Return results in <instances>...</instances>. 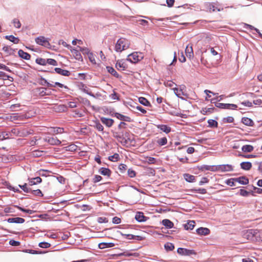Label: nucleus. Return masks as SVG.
Returning <instances> with one entry per match:
<instances>
[{"label":"nucleus","instance_id":"obj_1","mask_svg":"<svg viewBox=\"0 0 262 262\" xmlns=\"http://www.w3.org/2000/svg\"><path fill=\"white\" fill-rule=\"evenodd\" d=\"M129 46L130 41L128 39L125 38H120L115 45V50L117 52H121L129 48Z\"/></svg>","mask_w":262,"mask_h":262},{"label":"nucleus","instance_id":"obj_2","mask_svg":"<svg viewBox=\"0 0 262 262\" xmlns=\"http://www.w3.org/2000/svg\"><path fill=\"white\" fill-rule=\"evenodd\" d=\"M143 57L144 56L141 52H135L128 55L127 60L136 63L142 60Z\"/></svg>","mask_w":262,"mask_h":262},{"label":"nucleus","instance_id":"obj_3","mask_svg":"<svg viewBox=\"0 0 262 262\" xmlns=\"http://www.w3.org/2000/svg\"><path fill=\"white\" fill-rule=\"evenodd\" d=\"M35 42L40 46L48 48L50 46L49 39L43 36L37 37L35 39Z\"/></svg>","mask_w":262,"mask_h":262},{"label":"nucleus","instance_id":"obj_4","mask_svg":"<svg viewBox=\"0 0 262 262\" xmlns=\"http://www.w3.org/2000/svg\"><path fill=\"white\" fill-rule=\"evenodd\" d=\"M7 119L11 121H21L27 118V116L25 114L15 113L12 114L9 116L7 117Z\"/></svg>","mask_w":262,"mask_h":262},{"label":"nucleus","instance_id":"obj_5","mask_svg":"<svg viewBox=\"0 0 262 262\" xmlns=\"http://www.w3.org/2000/svg\"><path fill=\"white\" fill-rule=\"evenodd\" d=\"M258 235H259V231L257 229L248 230L245 233V236L249 239H253L254 237L257 239L256 238Z\"/></svg>","mask_w":262,"mask_h":262},{"label":"nucleus","instance_id":"obj_6","mask_svg":"<svg viewBox=\"0 0 262 262\" xmlns=\"http://www.w3.org/2000/svg\"><path fill=\"white\" fill-rule=\"evenodd\" d=\"M185 85H180L179 88H172L176 95L182 99H183V96H185L186 94L184 92Z\"/></svg>","mask_w":262,"mask_h":262},{"label":"nucleus","instance_id":"obj_7","mask_svg":"<svg viewBox=\"0 0 262 262\" xmlns=\"http://www.w3.org/2000/svg\"><path fill=\"white\" fill-rule=\"evenodd\" d=\"M44 140L52 145H59L61 144V141L55 137H46Z\"/></svg>","mask_w":262,"mask_h":262},{"label":"nucleus","instance_id":"obj_8","mask_svg":"<svg viewBox=\"0 0 262 262\" xmlns=\"http://www.w3.org/2000/svg\"><path fill=\"white\" fill-rule=\"evenodd\" d=\"M177 252L180 255L185 256H189L195 254V252L193 250H189L183 248H179L177 249Z\"/></svg>","mask_w":262,"mask_h":262},{"label":"nucleus","instance_id":"obj_9","mask_svg":"<svg viewBox=\"0 0 262 262\" xmlns=\"http://www.w3.org/2000/svg\"><path fill=\"white\" fill-rule=\"evenodd\" d=\"M208 8L210 12H219L223 10V8L221 5L215 3H209Z\"/></svg>","mask_w":262,"mask_h":262},{"label":"nucleus","instance_id":"obj_10","mask_svg":"<svg viewBox=\"0 0 262 262\" xmlns=\"http://www.w3.org/2000/svg\"><path fill=\"white\" fill-rule=\"evenodd\" d=\"M218 169H219V171L226 172L231 171L233 170V168L231 165L226 164L218 165Z\"/></svg>","mask_w":262,"mask_h":262},{"label":"nucleus","instance_id":"obj_11","mask_svg":"<svg viewBox=\"0 0 262 262\" xmlns=\"http://www.w3.org/2000/svg\"><path fill=\"white\" fill-rule=\"evenodd\" d=\"M100 121L103 124L105 125L108 127H111L114 122L113 119L103 117L100 118Z\"/></svg>","mask_w":262,"mask_h":262},{"label":"nucleus","instance_id":"obj_12","mask_svg":"<svg viewBox=\"0 0 262 262\" xmlns=\"http://www.w3.org/2000/svg\"><path fill=\"white\" fill-rule=\"evenodd\" d=\"M2 50L6 53V56L14 55L15 53V49H12L9 46H5Z\"/></svg>","mask_w":262,"mask_h":262},{"label":"nucleus","instance_id":"obj_13","mask_svg":"<svg viewBox=\"0 0 262 262\" xmlns=\"http://www.w3.org/2000/svg\"><path fill=\"white\" fill-rule=\"evenodd\" d=\"M114 117H116L119 120L123 121L130 122L131 119L129 117L124 116L118 113H115L113 115Z\"/></svg>","mask_w":262,"mask_h":262},{"label":"nucleus","instance_id":"obj_14","mask_svg":"<svg viewBox=\"0 0 262 262\" xmlns=\"http://www.w3.org/2000/svg\"><path fill=\"white\" fill-rule=\"evenodd\" d=\"M119 256H124L126 257L134 256L135 257H138L139 256V254L136 252H133L132 251H125L123 252L120 253L118 254Z\"/></svg>","mask_w":262,"mask_h":262},{"label":"nucleus","instance_id":"obj_15","mask_svg":"<svg viewBox=\"0 0 262 262\" xmlns=\"http://www.w3.org/2000/svg\"><path fill=\"white\" fill-rule=\"evenodd\" d=\"M72 53L74 58L78 60H82V57L79 51L73 48L72 47L70 50Z\"/></svg>","mask_w":262,"mask_h":262},{"label":"nucleus","instance_id":"obj_16","mask_svg":"<svg viewBox=\"0 0 262 262\" xmlns=\"http://www.w3.org/2000/svg\"><path fill=\"white\" fill-rule=\"evenodd\" d=\"M28 181L29 185L32 186L40 183L42 181V180L39 177H37L34 178H29Z\"/></svg>","mask_w":262,"mask_h":262},{"label":"nucleus","instance_id":"obj_17","mask_svg":"<svg viewBox=\"0 0 262 262\" xmlns=\"http://www.w3.org/2000/svg\"><path fill=\"white\" fill-rule=\"evenodd\" d=\"M25 219L21 217H13V218H9L7 219V222L10 223H18V224H22L25 222Z\"/></svg>","mask_w":262,"mask_h":262},{"label":"nucleus","instance_id":"obj_18","mask_svg":"<svg viewBox=\"0 0 262 262\" xmlns=\"http://www.w3.org/2000/svg\"><path fill=\"white\" fill-rule=\"evenodd\" d=\"M79 88L82 92L88 94V95L92 97H94V94L91 92L90 91V89L83 83H81L79 85Z\"/></svg>","mask_w":262,"mask_h":262},{"label":"nucleus","instance_id":"obj_19","mask_svg":"<svg viewBox=\"0 0 262 262\" xmlns=\"http://www.w3.org/2000/svg\"><path fill=\"white\" fill-rule=\"evenodd\" d=\"M185 54L186 56L190 59L193 57V51L191 45H188L187 46L185 49Z\"/></svg>","mask_w":262,"mask_h":262},{"label":"nucleus","instance_id":"obj_20","mask_svg":"<svg viewBox=\"0 0 262 262\" xmlns=\"http://www.w3.org/2000/svg\"><path fill=\"white\" fill-rule=\"evenodd\" d=\"M196 232L198 234L202 235H207L209 234L210 230L207 228L201 227L196 230Z\"/></svg>","mask_w":262,"mask_h":262},{"label":"nucleus","instance_id":"obj_21","mask_svg":"<svg viewBox=\"0 0 262 262\" xmlns=\"http://www.w3.org/2000/svg\"><path fill=\"white\" fill-rule=\"evenodd\" d=\"M64 132L63 128L61 127H51L50 128V133L52 134H62Z\"/></svg>","mask_w":262,"mask_h":262},{"label":"nucleus","instance_id":"obj_22","mask_svg":"<svg viewBox=\"0 0 262 262\" xmlns=\"http://www.w3.org/2000/svg\"><path fill=\"white\" fill-rule=\"evenodd\" d=\"M36 91L38 95L40 96L50 95L51 94V92H50V93H47V89L44 88H38L37 89Z\"/></svg>","mask_w":262,"mask_h":262},{"label":"nucleus","instance_id":"obj_23","mask_svg":"<svg viewBox=\"0 0 262 262\" xmlns=\"http://www.w3.org/2000/svg\"><path fill=\"white\" fill-rule=\"evenodd\" d=\"M146 217L144 215L143 213L138 212L135 215V219L139 222H145Z\"/></svg>","mask_w":262,"mask_h":262},{"label":"nucleus","instance_id":"obj_24","mask_svg":"<svg viewBox=\"0 0 262 262\" xmlns=\"http://www.w3.org/2000/svg\"><path fill=\"white\" fill-rule=\"evenodd\" d=\"M55 71L57 73H58L60 75H63V76H69L70 75V71L62 69L59 68H55Z\"/></svg>","mask_w":262,"mask_h":262},{"label":"nucleus","instance_id":"obj_25","mask_svg":"<svg viewBox=\"0 0 262 262\" xmlns=\"http://www.w3.org/2000/svg\"><path fill=\"white\" fill-rule=\"evenodd\" d=\"M18 54L20 57L26 60H29L31 58V56L29 53L24 52L22 50H19L18 51Z\"/></svg>","mask_w":262,"mask_h":262},{"label":"nucleus","instance_id":"obj_26","mask_svg":"<svg viewBox=\"0 0 262 262\" xmlns=\"http://www.w3.org/2000/svg\"><path fill=\"white\" fill-rule=\"evenodd\" d=\"M183 177L185 181L188 182L192 183L195 181V177L189 173H184Z\"/></svg>","mask_w":262,"mask_h":262},{"label":"nucleus","instance_id":"obj_27","mask_svg":"<svg viewBox=\"0 0 262 262\" xmlns=\"http://www.w3.org/2000/svg\"><path fill=\"white\" fill-rule=\"evenodd\" d=\"M235 182L239 183L242 185H247L249 183V180L245 177H240L239 178H235Z\"/></svg>","mask_w":262,"mask_h":262},{"label":"nucleus","instance_id":"obj_28","mask_svg":"<svg viewBox=\"0 0 262 262\" xmlns=\"http://www.w3.org/2000/svg\"><path fill=\"white\" fill-rule=\"evenodd\" d=\"M242 122L245 125L249 126H253L254 124V122L250 118L247 117H243Z\"/></svg>","mask_w":262,"mask_h":262},{"label":"nucleus","instance_id":"obj_29","mask_svg":"<svg viewBox=\"0 0 262 262\" xmlns=\"http://www.w3.org/2000/svg\"><path fill=\"white\" fill-rule=\"evenodd\" d=\"M241 168L245 170H249L252 167V164L250 162H243L240 164Z\"/></svg>","mask_w":262,"mask_h":262},{"label":"nucleus","instance_id":"obj_30","mask_svg":"<svg viewBox=\"0 0 262 262\" xmlns=\"http://www.w3.org/2000/svg\"><path fill=\"white\" fill-rule=\"evenodd\" d=\"M157 127L161 130L165 132L166 134L169 133L171 131V128L166 125L160 124L157 125Z\"/></svg>","mask_w":262,"mask_h":262},{"label":"nucleus","instance_id":"obj_31","mask_svg":"<svg viewBox=\"0 0 262 262\" xmlns=\"http://www.w3.org/2000/svg\"><path fill=\"white\" fill-rule=\"evenodd\" d=\"M116 67L118 70H124L126 64L122 60H118L116 63Z\"/></svg>","mask_w":262,"mask_h":262},{"label":"nucleus","instance_id":"obj_32","mask_svg":"<svg viewBox=\"0 0 262 262\" xmlns=\"http://www.w3.org/2000/svg\"><path fill=\"white\" fill-rule=\"evenodd\" d=\"M99 172L101 174L104 176H107L108 177H110L111 174V171L110 170V169L104 167H101V168H100Z\"/></svg>","mask_w":262,"mask_h":262},{"label":"nucleus","instance_id":"obj_33","mask_svg":"<svg viewBox=\"0 0 262 262\" xmlns=\"http://www.w3.org/2000/svg\"><path fill=\"white\" fill-rule=\"evenodd\" d=\"M253 149V146L251 145H245L242 147V150L244 152H250L252 151Z\"/></svg>","mask_w":262,"mask_h":262},{"label":"nucleus","instance_id":"obj_34","mask_svg":"<svg viewBox=\"0 0 262 262\" xmlns=\"http://www.w3.org/2000/svg\"><path fill=\"white\" fill-rule=\"evenodd\" d=\"M162 224L167 228H171L173 227V223L168 219L163 220Z\"/></svg>","mask_w":262,"mask_h":262},{"label":"nucleus","instance_id":"obj_35","mask_svg":"<svg viewBox=\"0 0 262 262\" xmlns=\"http://www.w3.org/2000/svg\"><path fill=\"white\" fill-rule=\"evenodd\" d=\"M195 226V222L193 221H189L184 225L186 230H192Z\"/></svg>","mask_w":262,"mask_h":262},{"label":"nucleus","instance_id":"obj_36","mask_svg":"<svg viewBox=\"0 0 262 262\" xmlns=\"http://www.w3.org/2000/svg\"><path fill=\"white\" fill-rule=\"evenodd\" d=\"M5 38L10 40V41L13 42L14 43H18L19 41V39L18 38L15 37L13 35H9L6 36Z\"/></svg>","mask_w":262,"mask_h":262},{"label":"nucleus","instance_id":"obj_37","mask_svg":"<svg viewBox=\"0 0 262 262\" xmlns=\"http://www.w3.org/2000/svg\"><path fill=\"white\" fill-rule=\"evenodd\" d=\"M106 69L108 73H111L115 77L118 78L119 77V74L115 71V70L111 67H107Z\"/></svg>","mask_w":262,"mask_h":262},{"label":"nucleus","instance_id":"obj_38","mask_svg":"<svg viewBox=\"0 0 262 262\" xmlns=\"http://www.w3.org/2000/svg\"><path fill=\"white\" fill-rule=\"evenodd\" d=\"M10 132L11 133V135L13 134L14 135L19 136H26L28 135L31 134L30 133L27 132V133H21V135H19V131L16 128H13Z\"/></svg>","mask_w":262,"mask_h":262},{"label":"nucleus","instance_id":"obj_39","mask_svg":"<svg viewBox=\"0 0 262 262\" xmlns=\"http://www.w3.org/2000/svg\"><path fill=\"white\" fill-rule=\"evenodd\" d=\"M139 102L143 105L145 106H149L150 102L145 98L144 97H140L139 98Z\"/></svg>","mask_w":262,"mask_h":262},{"label":"nucleus","instance_id":"obj_40","mask_svg":"<svg viewBox=\"0 0 262 262\" xmlns=\"http://www.w3.org/2000/svg\"><path fill=\"white\" fill-rule=\"evenodd\" d=\"M208 126L210 127H217L218 123L214 120L209 119L208 120Z\"/></svg>","mask_w":262,"mask_h":262},{"label":"nucleus","instance_id":"obj_41","mask_svg":"<svg viewBox=\"0 0 262 262\" xmlns=\"http://www.w3.org/2000/svg\"><path fill=\"white\" fill-rule=\"evenodd\" d=\"M214 108L213 107H210V108H203L202 111L201 113L203 115H207L208 114H211L213 112Z\"/></svg>","mask_w":262,"mask_h":262},{"label":"nucleus","instance_id":"obj_42","mask_svg":"<svg viewBox=\"0 0 262 262\" xmlns=\"http://www.w3.org/2000/svg\"><path fill=\"white\" fill-rule=\"evenodd\" d=\"M164 248L166 251H172L174 248V246L171 243H167L164 245Z\"/></svg>","mask_w":262,"mask_h":262},{"label":"nucleus","instance_id":"obj_43","mask_svg":"<svg viewBox=\"0 0 262 262\" xmlns=\"http://www.w3.org/2000/svg\"><path fill=\"white\" fill-rule=\"evenodd\" d=\"M47 59L42 58H38L36 59V62L41 66H46L47 64Z\"/></svg>","mask_w":262,"mask_h":262},{"label":"nucleus","instance_id":"obj_44","mask_svg":"<svg viewBox=\"0 0 262 262\" xmlns=\"http://www.w3.org/2000/svg\"><path fill=\"white\" fill-rule=\"evenodd\" d=\"M109 160L113 162H117L119 159V155L118 154H115L108 157Z\"/></svg>","mask_w":262,"mask_h":262},{"label":"nucleus","instance_id":"obj_45","mask_svg":"<svg viewBox=\"0 0 262 262\" xmlns=\"http://www.w3.org/2000/svg\"><path fill=\"white\" fill-rule=\"evenodd\" d=\"M19 187L23 189V190L26 193L31 192V189L27 187V184L25 183L23 185H19Z\"/></svg>","mask_w":262,"mask_h":262},{"label":"nucleus","instance_id":"obj_46","mask_svg":"<svg viewBox=\"0 0 262 262\" xmlns=\"http://www.w3.org/2000/svg\"><path fill=\"white\" fill-rule=\"evenodd\" d=\"M237 107V106L234 104L225 103L224 109L228 110H235Z\"/></svg>","mask_w":262,"mask_h":262},{"label":"nucleus","instance_id":"obj_47","mask_svg":"<svg viewBox=\"0 0 262 262\" xmlns=\"http://www.w3.org/2000/svg\"><path fill=\"white\" fill-rule=\"evenodd\" d=\"M167 142V140L166 137H163V138H160L157 141V143L159 144V145H160V146L164 145L166 144Z\"/></svg>","mask_w":262,"mask_h":262},{"label":"nucleus","instance_id":"obj_48","mask_svg":"<svg viewBox=\"0 0 262 262\" xmlns=\"http://www.w3.org/2000/svg\"><path fill=\"white\" fill-rule=\"evenodd\" d=\"M43 151L41 150H34L32 152V155L34 157H39L43 155Z\"/></svg>","mask_w":262,"mask_h":262},{"label":"nucleus","instance_id":"obj_49","mask_svg":"<svg viewBox=\"0 0 262 262\" xmlns=\"http://www.w3.org/2000/svg\"><path fill=\"white\" fill-rule=\"evenodd\" d=\"M94 126L98 131L103 132L104 128L100 122H96Z\"/></svg>","mask_w":262,"mask_h":262},{"label":"nucleus","instance_id":"obj_50","mask_svg":"<svg viewBox=\"0 0 262 262\" xmlns=\"http://www.w3.org/2000/svg\"><path fill=\"white\" fill-rule=\"evenodd\" d=\"M39 247L41 248H48L51 246V244L48 242H41L38 245Z\"/></svg>","mask_w":262,"mask_h":262},{"label":"nucleus","instance_id":"obj_51","mask_svg":"<svg viewBox=\"0 0 262 262\" xmlns=\"http://www.w3.org/2000/svg\"><path fill=\"white\" fill-rule=\"evenodd\" d=\"M3 136H4V140L11 138L12 135L10 132H1Z\"/></svg>","mask_w":262,"mask_h":262},{"label":"nucleus","instance_id":"obj_52","mask_svg":"<svg viewBox=\"0 0 262 262\" xmlns=\"http://www.w3.org/2000/svg\"><path fill=\"white\" fill-rule=\"evenodd\" d=\"M13 24L14 26L16 28L19 29L21 27V23L20 21L17 18H14L13 20Z\"/></svg>","mask_w":262,"mask_h":262},{"label":"nucleus","instance_id":"obj_53","mask_svg":"<svg viewBox=\"0 0 262 262\" xmlns=\"http://www.w3.org/2000/svg\"><path fill=\"white\" fill-rule=\"evenodd\" d=\"M88 58L90 60V61L93 64H96V60H95V56L94 55L90 52L88 55Z\"/></svg>","mask_w":262,"mask_h":262},{"label":"nucleus","instance_id":"obj_54","mask_svg":"<svg viewBox=\"0 0 262 262\" xmlns=\"http://www.w3.org/2000/svg\"><path fill=\"white\" fill-rule=\"evenodd\" d=\"M31 193H32L33 194L36 195V196H43V194L40 189H37V190H32L31 189Z\"/></svg>","mask_w":262,"mask_h":262},{"label":"nucleus","instance_id":"obj_55","mask_svg":"<svg viewBox=\"0 0 262 262\" xmlns=\"http://www.w3.org/2000/svg\"><path fill=\"white\" fill-rule=\"evenodd\" d=\"M225 97V96L224 95H220L219 96H217L216 98H213L211 100V102L212 103H215L216 101H220L223 98Z\"/></svg>","mask_w":262,"mask_h":262},{"label":"nucleus","instance_id":"obj_56","mask_svg":"<svg viewBox=\"0 0 262 262\" xmlns=\"http://www.w3.org/2000/svg\"><path fill=\"white\" fill-rule=\"evenodd\" d=\"M124 236H126V238H127L129 239H137L138 240L141 239L140 237L139 236H135L133 234H124Z\"/></svg>","mask_w":262,"mask_h":262},{"label":"nucleus","instance_id":"obj_57","mask_svg":"<svg viewBox=\"0 0 262 262\" xmlns=\"http://www.w3.org/2000/svg\"><path fill=\"white\" fill-rule=\"evenodd\" d=\"M235 182V178H231L227 180L226 183L230 186H235L234 182Z\"/></svg>","mask_w":262,"mask_h":262},{"label":"nucleus","instance_id":"obj_58","mask_svg":"<svg viewBox=\"0 0 262 262\" xmlns=\"http://www.w3.org/2000/svg\"><path fill=\"white\" fill-rule=\"evenodd\" d=\"M59 45H61L63 47H65L67 48L68 49L70 50V49L72 48V47L68 44L66 41H64L63 40H59L58 42Z\"/></svg>","mask_w":262,"mask_h":262},{"label":"nucleus","instance_id":"obj_59","mask_svg":"<svg viewBox=\"0 0 262 262\" xmlns=\"http://www.w3.org/2000/svg\"><path fill=\"white\" fill-rule=\"evenodd\" d=\"M77 146L75 144H71L67 146V150L71 151H75L77 149Z\"/></svg>","mask_w":262,"mask_h":262},{"label":"nucleus","instance_id":"obj_60","mask_svg":"<svg viewBox=\"0 0 262 262\" xmlns=\"http://www.w3.org/2000/svg\"><path fill=\"white\" fill-rule=\"evenodd\" d=\"M47 64L52 65V66H56L57 65V61L53 59H47Z\"/></svg>","mask_w":262,"mask_h":262},{"label":"nucleus","instance_id":"obj_61","mask_svg":"<svg viewBox=\"0 0 262 262\" xmlns=\"http://www.w3.org/2000/svg\"><path fill=\"white\" fill-rule=\"evenodd\" d=\"M55 110L58 112H64L66 110V106L63 105H59L57 106Z\"/></svg>","mask_w":262,"mask_h":262},{"label":"nucleus","instance_id":"obj_62","mask_svg":"<svg viewBox=\"0 0 262 262\" xmlns=\"http://www.w3.org/2000/svg\"><path fill=\"white\" fill-rule=\"evenodd\" d=\"M102 179V178L99 175H95L94 176L93 179V182L94 183L100 182Z\"/></svg>","mask_w":262,"mask_h":262},{"label":"nucleus","instance_id":"obj_63","mask_svg":"<svg viewBox=\"0 0 262 262\" xmlns=\"http://www.w3.org/2000/svg\"><path fill=\"white\" fill-rule=\"evenodd\" d=\"M164 85L167 87L172 88L175 83L170 80H168L164 82Z\"/></svg>","mask_w":262,"mask_h":262},{"label":"nucleus","instance_id":"obj_64","mask_svg":"<svg viewBox=\"0 0 262 262\" xmlns=\"http://www.w3.org/2000/svg\"><path fill=\"white\" fill-rule=\"evenodd\" d=\"M209 182V180L206 177H203L201 179V181L199 182L200 185H203L204 184L208 183Z\"/></svg>","mask_w":262,"mask_h":262}]
</instances>
